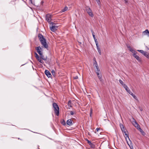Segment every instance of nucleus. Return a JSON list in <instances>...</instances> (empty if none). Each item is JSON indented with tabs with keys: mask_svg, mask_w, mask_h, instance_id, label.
I'll return each instance as SVG.
<instances>
[{
	"mask_svg": "<svg viewBox=\"0 0 149 149\" xmlns=\"http://www.w3.org/2000/svg\"><path fill=\"white\" fill-rule=\"evenodd\" d=\"M100 130V128H97L96 129V130L97 131H98L99 130Z\"/></svg>",
	"mask_w": 149,
	"mask_h": 149,
	"instance_id": "obj_40",
	"label": "nucleus"
},
{
	"mask_svg": "<svg viewBox=\"0 0 149 149\" xmlns=\"http://www.w3.org/2000/svg\"><path fill=\"white\" fill-rule=\"evenodd\" d=\"M91 32H92V35H94V32L92 30H91Z\"/></svg>",
	"mask_w": 149,
	"mask_h": 149,
	"instance_id": "obj_38",
	"label": "nucleus"
},
{
	"mask_svg": "<svg viewBox=\"0 0 149 149\" xmlns=\"http://www.w3.org/2000/svg\"><path fill=\"white\" fill-rule=\"evenodd\" d=\"M138 52H140L141 54H142L143 55H144L146 52L144 51L143 50H137Z\"/></svg>",
	"mask_w": 149,
	"mask_h": 149,
	"instance_id": "obj_20",
	"label": "nucleus"
},
{
	"mask_svg": "<svg viewBox=\"0 0 149 149\" xmlns=\"http://www.w3.org/2000/svg\"><path fill=\"white\" fill-rule=\"evenodd\" d=\"M37 60H38L39 61H40V60H41V58L40 57H39L38 58H37Z\"/></svg>",
	"mask_w": 149,
	"mask_h": 149,
	"instance_id": "obj_36",
	"label": "nucleus"
},
{
	"mask_svg": "<svg viewBox=\"0 0 149 149\" xmlns=\"http://www.w3.org/2000/svg\"><path fill=\"white\" fill-rule=\"evenodd\" d=\"M96 45L97 48L98 47H99V45H98V44H97Z\"/></svg>",
	"mask_w": 149,
	"mask_h": 149,
	"instance_id": "obj_43",
	"label": "nucleus"
},
{
	"mask_svg": "<svg viewBox=\"0 0 149 149\" xmlns=\"http://www.w3.org/2000/svg\"><path fill=\"white\" fill-rule=\"evenodd\" d=\"M38 38L43 47L48 50V45L47 43L46 40L44 37L43 36L40 34H39L38 35Z\"/></svg>",
	"mask_w": 149,
	"mask_h": 149,
	"instance_id": "obj_1",
	"label": "nucleus"
},
{
	"mask_svg": "<svg viewBox=\"0 0 149 149\" xmlns=\"http://www.w3.org/2000/svg\"><path fill=\"white\" fill-rule=\"evenodd\" d=\"M97 50L98 53H99L100 55H101V52L100 49V47H98L97 48Z\"/></svg>",
	"mask_w": 149,
	"mask_h": 149,
	"instance_id": "obj_23",
	"label": "nucleus"
},
{
	"mask_svg": "<svg viewBox=\"0 0 149 149\" xmlns=\"http://www.w3.org/2000/svg\"><path fill=\"white\" fill-rule=\"evenodd\" d=\"M119 83L121 84L122 85L123 87H124V85L125 84H124V83L123 82V81H122V80H121V79H119Z\"/></svg>",
	"mask_w": 149,
	"mask_h": 149,
	"instance_id": "obj_25",
	"label": "nucleus"
},
{
	"mask_svg": "<svg viewBox=\"0 0 149 149\" xmlns=\"http://www.w3.org/2000/svg\"><path fill=\"white\" fill-rule=\"evenodd\" d=\"M40 57L41 58V59H42L45 61H46L47 60V57L45 58L44 57V56L42 54V55H40Z\"/></svg>",
	"mask_w": 149,
	"mask_h": 149,
	"instance_id": "obj_15",
	"label": "nucleus"
},
{
	"mask_svg": "<svg viewBox=\"0 0 149 149\" xmlns=\"http://www.w3.org/2000/svg\"><path fill=\"white\" fill-rule=\"evenodd\" d=\"M87 142H88V144L90 145L91 143V142L89 140H88L87 139Z\"/></svg>",
	"mask_w": 149,
	"mask_h": 149,
	"instance_id": "obj_33",
	"label": "nucleus"
},
{
	"mask_svg": "<svg viewBox=\"0 0 149 149\" xmlns=\"http://www.w3.org/2000/svg\"><path fill=\"white\" fill-rule=\"evenodd\" d=\"M50 24L52 26L50 27V28L51 31L53 32H55L57 29L58 26L55 25V24L53 22H51Z\"/></svg>",
	"mask_w": 149,
	"mask_h": 149,
	"instance_id": "obj_4",
	"label": "nucleus"
},
{
	"mask_svg": "<svg viewBox=\"0 0 149 149\" xmlns=\"http://www.w3.org/2000/svg\"><path fill=\"white\" fill-rule=\"evenodd\" d=\"M35 57H36V58L37 59V58H38L39 57L38 55V54L36 52L35 53Z\"/></svg>",
	"mask_w": 149,
	"mask_h": 149,
	"instance_id": "obj_31",
	"label": "nucleus"
},
{
	"mask_svg": "<svg viewBox=\"0 0 149 149\" xmlns=\"http://www.w3.org/2000/svg\"><path fill=\"white\" fill-rule=\"evenodd\" d=\"M18 139H20V140H22V139H20L19 138H18Z\"/></svg>",
	"mask_w": 149,
	"mask_h": 149,
	"instance_id": "obj_48",
	"label": "nucleus"
},
{
	"mask_svg": "<svg viewBox=\"0 0 149 149\" xmlns=\"http://www.w3.org/2000/svg\"><path fill=\"white\" fill-rule=\"evenodd\" d=\"M45 73L48 78H50L51 77V74L48 70H46L45 72Z\"/></svg>",
	"mask_w": 149,
	"mask_h": 149,
	"instance_id": "obj_10",
	"label": "nucleus"
},
{
	"mask_svg": "<svg viewBox=\"0 0 149 149\" xmlns=\"http://www.w3.org/2000/svg\"><path fill=\"white\" fill-rule=\"evenodd\" d=\"M68 9V7L67 6H65L63 9L61 11L62 12H64Z\"/></svg>",
	"mask_w": 149,
	"mask_h": 149,
	"instance_id": "obj_22",
	"label": "nucleus"
},
{
	"mask_svg": "<svg viewBox=\"0 0 149 149\" xmlns=\"http://www.w3.org/2000/svg\"><path fill=\"white\" fill-rule=\"evenodd\" d=\"M52 74L53 75L54 77H55L56 75H55V72L54 70H52Z\"/></svg>",
	"mask_w": 149,
	"mask_h": 149,
	"instance_id": "obj_27",
	"label": "nucleus"
},
{
	"mask_svg": "<svg viewBox=\"0 0 149 149\" xmlns=\"http://www.w3.org/2000/svg\"><path fill=\"white\" fill-rule=\"evenodd\" d=\"M70 114L71 115H74V114L76 113L74 111H70Z\"/></svg>",
	"mask_w": 149,
	"mask_h": 149,
	"instance_id": "obj_28",
	"label": "nucleus"
},
{
	"mask_svg": "<svg viewBox=\"0 0 149 149\" xmlns=\"http://www.w3.org/2000/svg\"><path fill=\"white\" fill-rule=\"evenodd\" d=\"M74 79H76L78 78V77L77 76H76L74 77Z\"/></svg>",
	"mask_w": 149,
	"mask_h": 149,
	"instance_id": "obj_37",
	"label": "nucleus"
},
{
	"mask_svg": "<svg viewBox=\"0 0 149 149\" xmlns=\"http://www.w3.org/2000/svg\"><path fill=\"white\" fill-rule=\"evenodd\" d=\"M95 0L97 2V4L98 5H100V0Z\"/></svg>",
	"mask_w": 149,
	"mask_h": 149,
	"instance_id": "obj_32",
	"label": "nucleus"
},
{
	"mask_svg": "<svg viewBox=\"0 0 149 149\" xmlns=\"http://www.w3.org/2000/svg\"><path fill=\"white\" fill-rule=\"evenodd\" d=\"M85 10L90 16L91 17H93L94 16L90 8L88 7H86Z\"/></svg>",
	"mask_w": 149,
	"mask_h": 149,
	"instance_id": "obj_5",
	"label": "nucleus"
},
{
	"mask_svg": "<svg viewBox=\"0 0 149 149\" xmlns=\"http://www.w3.org/2000/svg\"><path fill=\"white\" fill-rule=\"evenodd\" d=\"M93 38L94 39H95V38H96L95 37V35H93Z\"/></svg>",
	"mask_w": 149,
	"mask_h": 149,
	"instance_id": "obj_42",
	"label": "nucleus"
},
{
	"mask_svg": "<svg viewBox=\"0 0 149 149\" xmlns=\"http://www.w3.org/2000/svg\"><path fill=\"white\" fill-rule=\"evenodd\" d=\"M144 55L147 58L149 59V54L147 52H145V54H144Z\"/></svg>",
	"mask_w": 149,
	"mask_h": 149,
	"instance_id": "obj_16",
	"label": "nucleus"
},
{
	"mask_svg": "<svg viewBox=\"0 0 149 149\" xmlns=\"http://www.w3.org/2000/svg\"><path fill=\"white\" fill-rule=\"evenodd\" d=\"M51 15L49 14H47L46 16V19L50 24L51 22Z\"/></svg>",
	"mask_w": 149,
	"mask_h": 149,
	"instance_id": "obj_7",
	"label": "nucleus"
},
{
	"mask_svg": "<svg viewBox=\"0 0 149 149\" xmlns=\"http://www.w3.org/2000/svg\"><path fill=\"white\" fill-rule=\"evenodd\" d=\"M124 0L125 1V2L126 3H127V0Z\"/></svg>",
	"mask_w": 149,
	"mask_h": 149,
	"instance_id": "obj_46",
	"label": "nucleus"
},
{
	"mask_svg": "<svg viewBox=\"0 0 149 149\" xmlns=\"http://www.w3.org/2000/svg\"><path fill=\"white\" fill-rule=\"evenodd\" d=\"M137 129H138L142 134H143V133H144L143 130L140 127L138 128H137Z\"/></svg>",
	"mask_w": 149,
	"mask_h": 149,
	"instance_id": "obj_19",
	"label": "nucleus"
},
{
	"mask_svg": "<svg viewBox=\"0 0 149 149\" xmlns=\"http://www.w3.org/2000/svg\"><path fill=\"white\" fill-rule=\"evenodd\" d=\"M98 78L99 79L100 81H102V76L101 75H97Z\"/></svg>",
	"mask_w": 149,
	"mask_h": 149,
	"instance_id": "obj_21",
	"label": "nucleus"
},
{
	"mask_svg": "<svg viewBox=\"0 0 149 149\" xmlns=\"http://www.w3.org/2000/svg\"><path fill=\"white\" fill-rule=\"evenodd\" d=\"M72 120L71 119H69L67 121V124L68 125H71L73 124L72 122Z\"/></svg>",
	"mask_w": 149,
	"mask_h": 149,
	"instance_id": "obj_14",
	"label": "nucleus"
},
{
	"mask_svg": "<svg viewBox=\"0 0 149 149\" xmlns=\"http://www.w3.org/2000/svg\"><path fill=\"white\" fill-rule=\"evenodd\" d=\"M99 72L100 73V69H99V70H97L96 71V73L97 75H99L100 74Z\"/></svg>",
	"mask_w": 149,
	"mask_h": 149,
	"instance_id": "obj_29",
	"label": "nucleus"
},
{
	"mask_svg": "<svg viewBox=\"0 0 149 149\" xmlns=\"http://www.w3.org/2000/svg\"><path fill=\"white\" fill-rule=\"evenodd\" d=\"M130 95H132L134 99H135L136 100H138V99H137V98L136 97V96H135V95L134 94L132 93L130 94Z\"/></svg>",
	"mask_w": 149,
	"mask_h": 149,
	"instance_id": "obj_18",
	"label": "nucleus"
},
{
	"mask_svg": "<svg viewBox=\"0 0 149 149\" xmlns=\"http://www.w3.org/2000/svg\"><path fill=\"white\" fill-rule=\"evenodd\" d=\"M94 40L95 41H96V40H97V39H96V38H95V39H94Z\"/></svg>",
	"mask_w": 149,
	"mask_h": 149,
	"instance_id": "obj_47",
	"label": "nucleus"
},
{
	"mask_svg": "<svg viewBox=\"0 0 149 149\" xmlns=\"http://www.w3.org/2000/svg\"><path fill=\"white\" fill-rule=\"evenodd\" d=\"M140 110L141 111H143V109L142 108H140Z\"/></svg>",
	"mask_w": 149,
	"mask_h": 149,
	"instance_id": "obj_44",
	"label": "nucleus"
},
{
	"mask_svg": "<svg viewBox=\"0 0 149 149\" xmlns=\"http://www.w3.org/2000/svg\"><path fill=\"white\" fill-rule=\"evenodd\" d=\"M29 0L30 2H31V3H33L32 0Z\"/></svg>",
	"mask_w": 149,
	"mask_h": 149,
	"instance_id": "obj_41",
	"label": "nucleus"
},
{
	"mask_svg": "<svg viewBox=\"0 0 149 149\" xmlns=\"http://www.w3.org/2000/svg\"><path fill=\"white\" fill-rule=\"evenodd\" d=\"M124 88H125V90L128 93L130 94L132 93L130 91L129 88L126 84H125L124 85Z\"/></svg>",
	"mask_w": 149,
	"mask_h": 149,
	"instance_id": "obj_12",
	"label": "nucleus"
},
{
	"mask_svg": "<svg viewBox=\"0 0 149 149\" xmlns=\"http://www.w3.org/2000/svg\"><path fill=\"white\" fill-rule=\"evenodd\" d=\"M120 125L122 131H123V132L124 131V126L122 124H120Z\"/></svg>",
	"mask_w": 149,
	"mask_h": 149,
	"instance_id": "obj_17",
	"label": "nucleus"
},
{
	"mask_svg": "<svg viewBox=\"0 0 149 149\" xmlns=\"http://www.w3.org/2000/svg\"><path fill=\"white\" fill-rule=\"evenodd\" d=\"M61 123L63 125H66V123L64 120L61 121Z\"/></svg>",
	"mask_w": 149,
	"mask_h": 149,
	"instance_id": "obj_26",
	"label": "nucleus"
},
{
	"mask_svg": "<svg viewBox=\"0 0 149 149\" xmlns=\"http://www.w3.org/2000/svg\"><path fill=\"white\" fill-rule=\"evenodd\" d=\"M127 47L128 48H129V49L131 48V47L130 46H127Z\"/></svg>",
	"mask_w": 149,
	"mask_h": 149,
	"instance_id": "obj_45",
	"label": "nucleus"
},
{
	"mask_svg": "<svg viewBox=\"0 0 149 149\" xmlns=\"http://www.w3.org/2000/svg\"><path fill=\"white\" fill-rule=\"evenodd\" d=\"M135 52L133 53V56H134V57L139 62H141V58L139 57V56H138L137 55H136V52L134 51Z\"/></svg>",
	"mask_w": 149,
	"mask_h": 149,
	"instance_id": "obj_8",
	"label": "nucleus"
},
{
	"mask_svg": "<svg viewBox=\"0 0 149 149\" xmlns=\"http://www.w3.org/2000/svg\"><path fill=\"white\" fill-rule=\"evenodd\" d=\"M95 41L96 44H98V42L97 40Z\"/></svg>",
	"mask_w": 149,
	"mask_h": 149,
	"instance_id": "obj_39",
	"label": "nucleus"
},
{
	"mask_svg": "<svg viewBox=\"0 0 149 149\" xmlns=\"http://www.w3.org/2000/svg\"><path fill=\"white\" fill-rule=\"evenodd\" d=\"M41 2H42V3H43V2L42 1Z\"/></svg>",
	"mask_w": 149,
	"mask_h": 149,
	"instance_id": "obj_49",
	"label": "nucleus"
},
{
	"mask_svg": "<svg viewBox=\"0 0 149 149\" xmlns=\"http://www.w3.org/2000/svg\"><path fill=\"white\" fill-rule=\"evenodd\" d=\"M132 123L134 126H135L137 129L138 128L140 127L139 125L138 124L135 119L134 118H133Z\"/></svg>",
	"mask_w": 149,
	"mask_h": 149,
	"instance_id": "obj_6",
	"label": "nucleus"
},
{
	"mask_svg": "<svg viewBox=\"0 0 149 149\" xmlns=\"http://www.w3.org/2000/svg\"><path fill=\"white\" fill-rule=\"evenodd\" d=\"M124 133L125 135V139L127 143L131 149H134L132 143L131 141L130 140L129 137L128 135L126 133V132L124 131Z\"/></svg>",
	"mask_w": 149,
	"mask_h": 149,
	"instance_id": "obj_2",
	"label": "nucleus"
},
{
	"mask_svg": "<svg viewBox=\"0 0 149 149\" xmlns=\"http://www.w3.org/2000/svg\"><path fill=\"white\" fill-rule=\"evenodd\" d=\"M130 49V51L132 52H133V49L132 48H130V49Z\"/></svg>",
	"mask_w": 149,
	"mask_h": 149,
	"instance_id": "obj_35",
	"label": "nucleus"
},
{
	"mask_svg": "<svg viewBox=\"0 0 149 149\" xmlns=\"http://www.w3.org/2000/svg\"><path fill=\"white\" fill-rule=\"evenodd\" d=\"M68 105L70 107H72V105H71V102L70 100L68 101Z\"/></svg>",
	"mask_w": 149,
	"mask_h": 149,
	"instance_id": "obj_24",
	"label": "nucleus"
},
{
	"mask_svg": "<svg viewBox=\"0 0 149 149\" xmlns=\"http://www.w3.org/2000/svg\"><path fill=\"white\" fill-rule=\"evenodd\" d=\"M53 107L55 114L58 116L59 114V109L58 106L56 103H53L52 104Z\"/></svg>",
	"mask_w": 149,
	"mask_h": 149,
	"instance_id": "obj_3",
	"label": "nucleus"
},
{
	"mask_svg": "<svg viewBox=\"0 0 149 149\" xmlns=\"http://www.w3.org/2000/svg\"><path fill=\"white\" fill-rule=\"evenodd\" d=\"M93 60L94 61V62L93 64L94 66H95L97 70H99V67L97 64V63L96 60L95 58H93Z\"/></svg>",
	"mask_w": 149,
	"mask_h": 149,
	"instance_id": "obj_11",
	"label": "nucleus"
},
{
	"mask_svg": "<svg viewBox=\"0 0 149 149\" xmlns=\"http://www.w3.org/2000/svg\"><path fill=\"white\" fill-rule=\"evenodd\" d=\"M36 49L37 50V52L40 55H42V54L41 51L42 48L40 46L36 47Z\"/></svg>",
	"mask_w": 149,
	"mask_h": 149,
	"instance_id": "obj_9",
	"label": "nucleus"
},
{
	"mask_svg": "<svg viewBox=\"0 0 149 149\" xmlns=\"http://www.w3.org/2000/svg\"><path fill=\"white\" fill-rule=\"evenodd\" d=\"M143 34L144 35H147L149 37V31L148 29H146L145 31L143 32Z\"/></svg>",
	"mask_w": 149,
	"mask_h": 149,
	"instance_id": "obj_13",
	"label": "nucleus"
},
{
	"mask_svg": "<svg viewBox=\"0 0 149 149\" xmlns=\"http://www.w3.org/2000/svg\"><path fill=\"white\" fill-rule=\"evenodd\" d=\"M39 62L40 63H41L42 64H43L44 63L42 59H41V60H40V61Z\"/></svg>",
	"mask_w": 149,
	"mask_h": 149,
	"instance_id": "obj_34",
	"label": "nucleus"
},
{
	"mask_svg": "<svg viewBox=\"0 0 149 149\" xmlns=\"http://www.w3.org/2000/svg\"><path fill=\"white\" fill-rule=\"evenodd\" d=\"M90 145L91 147L92 148H94L95 146V145L94 144H93L92 143H91Z\"/></svg>",
	"mask_w": 149,
	"mask_h": 149,
	"instance_id": "obj_30",
	"label": "nucleus"
}]
</instances>
